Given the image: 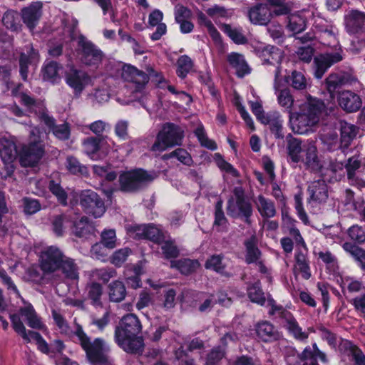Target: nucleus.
<instances>
[{
	"label": "nucleus",
	"mask_w": 365,
	"mask_h": 365,
	"mask_svg": "<svg viewBox=\"0 0 365 365\" xmlns=\"http://www.w3.org/2000/svg\"><path fill=\"white\" fill-rule=\"evenodd\" d=\"M280 70H274V88L277 95V102L280 106L285 108L289 112V126L292 130L297 134H304L319 121V115L324 108L323 103L317 98H309L302 105L300 111H292L294 98L287 88L280 90Z\"/></svg>",
	"instance_id": "nucleus-1"
},
{
	"label": "nucleus",
	"mask_w": 365,
	"mask_h": 365,
	"mask_svg": "<svg viewBox=\"0 0 365 365\" xmlns=\"http://www.w3.org/2000/svg\"><path fill=\"white\" fill-rule=\"evenodd\" d=\"M52 317L62 334L70 336L73 334V341L84 351L86 359L91 365H114L109 356L110 346L103 339L98 337L93 339L80 324H76L72 331L64 317L56 309L52 310Z\"/></svg>",
	"instance_id": "nucleus-2"
},
{
	"label": "nucleus",
	"mask_w": 365,
	"mask_h": 365,
	"mask_svg": "<svg viewBox=\"0 0 365 365\" xmlns=\"http://www.w3.org/2000/svg\"><path fill=\"white\" fill-rule=\"evenodd\" d=\"M142 329L141 323L135 314H128L120 320L115 331V341L125 351L137 354L143 351V341L138 336Z\"/></svg>",
	"instance_id": "nucleus-3"
},
{
	"label": "nucleus",
	"mask_w": 365,
	"mask_h": 365,
	"mask_svg": "<svg viewBox=\"0 0 365 365\" xmlns=\"http://www.w3.org/2000/svg\"><path fill=\"white\" fill-rule=\"evenodd\" d=\"M21 84L12 88V95L18 97L20 102L29 110L38 113V118L41 121L48 127L49 131H51L56 138L61 140L68 139L70 136V128L68 123L56 125L54 119L45 111L43 105L26 93L21 92Z\"/></svg>",
	"instance_id": "nucleus-4"
},
{
	"label": "nucleus",
	"mask_w": 365,
	"mask_h": 365,
	"mask_svg": "<svg viewBox=\"0 0 365 365\" xmlns=\"http://www.w3.org/2000/svg\"><path fill=\"white\" fill-rule=\"evenodd\" d=\"M337 34L338 29L332 25L319 36L323 44L329 46L333 44L332 46L335 47L336 51L334 53L327 52L314 58V76L317 78H322L329 67L343 59L341 48H336V46H338Z\"/></svg>",
	"instance_id": "nucleus-5"
},
{
	"label": "nucleus",
	"mask_w": 365,
	"mask_h": 365,
	"mask_svg": "<svg viewBox=\"0 0 365 365\" xmlns=\"http://www.w3.org/2000/svg\"><path fill=\"white\" fill-rule=\"evenodd\" d=\"M42 134L36 127L30 131V142L24 145L19 153V160L22 166H35L42 158L44 154V145L41 142Z\"/></svg>",
	"instance_id": "nucleus-6"
},
{
	"label": "nucleus",
	"mask_w": 365,
	"mask_h": 365,
	"mask_svg": "<svg viewBox=\"0 0 365 365\" xmlns=\"http://www.w3.org/2000/svg\"><path fill=\"white\" fill-rule=\"evenodd\" d=\"M182 136V130L179 126L173 123H165L158 133L151 150L163 152L169 148L180 145Z\"/></svg>",
	"instance_id": "nucleus-7"
},
{
	"label": "nucleus",
	"mask_w": 365,
	"mask_h": 365,
	"mask_svg": "<svg viewBox=\"0 0 365 365\" xmlns=\"http://www.w3.org/2000/svg\"><path fill=\"white\" fill-rule=\"evenodd\" d=\"M227 212L230 216L242 218L246 223L250 224L252 207L249 200L245 197L244 190L241 187L235 188L233 196L228 200Z\"/></svg>",
	"instance_id": "nucleus-8"
},
{
	"label": "nucleus",
	"mask_w": 365,
	"mask_h": 365,
	"mask_svg": "<svg viewBox=\"0 0 365 365\" xmlns=\"http://www.w3.org/2000/svg\"><path fill=\"white\" fill-rule=\"evenodd\" d=\"M10 319L13 329L22 337L25 342L30 343L32 341H35L38 346V349L42 353H49V348L46 341L43 339L39 333L31 330L27 331L19 314H11Z\"/></svg>",
	"instance_id": "nucleus-9"
},
{
	"label": "nucleus",
	"mask_w": 365,
	"mask_h": 365,
	"mask_svg": "<svg viewBox=\"0 0 365 365\" xmlns=\"http://www.w3.org/2000/svg\"><path fill=\"white\" fill-rule=\"evenodd\" d=\"M17 157V148L14 137L3 136L0 138V158L4 165L6 177L11 175L14 171V162Z\"/></svg>",
	"instance_id": "nucleus-10"
},
{
	"label": "nucleus",
	"mask_w": 365,
	"mask_h": 365,
	"mask_svg": "<svg viewBox=\"0 0 365 365\" xmlns=\"http://www.w3.org/2000/svg\"><path fill=\"white\" fill-rule=\"evenodd\" d=\"M78 45L81 61L88 66H97L101 62L103 54L102 51L84 36L78 38Z\"/></svg>",
	"instance_id": "nucleus-11"
},
{
	"label": "nucleus",
	"mask_w": 365,
	"mask_h": 365,
	"mask_svg": "<svg viewBox=\"0 0 365 365\" xmlns=\"http://www.w3.org/2000/svg\"><path fill=\"white\" fill-rule=\"evenodd\" d=\"M66 83L73 90L75 96L79 97L83 91L91 84V77L86 71L71 67L65 73Z\"/></svg>",
	"instance_id": "nucleus-12"
},
{
	"label": "nucleus",
	"mask_w": 365,
	"mask_h": 365,
	"mask_svg": "<svg viewBox=\"0 0 365 365\" xmlns=\"http://www.w3.org/2000/svg\"><path fill=\"white\" fill-rule=\"evenodd\" d=\"M65 255L56 246L46 247L40 255V267L43 272L52 273L60 268Z\"/></svg>",
	"instance_id": "nucleus-13"
},
{
	"label": "nucleus",
	"mask_w": 365,
	"mask_h": 365,
	"mask_svg": "<svg viewBox=\"0 0 365 365\" xmlns=\"http://www.w3.org/2000/svg\"><path fill=\"white\" fill-rule=\"evenodd\" d=\"M80 203L85 211L94 217H101L106 207L98 195L92 190H85L81 195Z\"/></svg>",
	"instance_id": "nucleus-14"
},
{
	"label": "nucleus",
	"mask_w": 365,
	"mask_h": 365,
	"mask_svg": "<svg viewBox=\"0 0 365 365\" xmlns=\"http://www.w3.org/2000/svg\"><path fill=\"white\" fill-rule=\"evenodd\" d=\"M42 2L35 1L21 9V19L29 30H34L38 24L42 16Z\"/></svg>",
	"instance_id": "nucleus-15"
},
{
	"label": "nucleus",
	"mask_w": 365,
	"mask_h": 365,
	"mask_svg": "<svg viewBox=\"0 0 365 365\" xmlns=\"http://www.w3.org/2000/svg\"><path fill=\"white\" fill-rule=\"evenodd\" d=\"M155 172H148L143 169H134L122 173L119 177V182H145L156 179Z\"/></svg>",
	"instance_id": "nucleus-16"
},
{
	"label": "nucleus",
	"mask_w": 365,
	"mask_h": 365,
	"mask_svg": "<svg viewBox=\"0 0 365 365\" xmlns=\"http://www.w3.org/2000/svg\"><path fill=\"white\" fill-rule=\"evenodd\" d=\"M339 106L348 113L358 110L361 106V100L355 93L350 91H341L337 95Z\"/></svg>",
	"instance_id": "nucleus-17"
},
{
	"label": "nucleus",
	"mask_w": 365,
	"mask_h": 365,
	"mask_svg": "<svg viewBox=\"0 0 365 365\" xmlns=\"http://www.w3.org/2000/svg\"><path fill=\"white\" fill-rule=\"evenodd\" d=\"M294 274L300 275L304 279H309L311 276L309 261L307 258V248L297 250L294 255Z\"/></svg>",
	"instance_id": "nucleus-18"
},
{
	"label": "nucleus",
	"mask_w": 365,
	"mask_h": 365,
	"mask_svg": "<svg viewBox=\"0 0 365 365\" xmlns=\"http://www.w3.org/2000/svg\"><path fill=\"white\" fill-rule=\"evenodd\" d=\"M122 77L125 81L135 84V89L138 91L148 82V76L146 73L130 65L123 66Z\"/></svg>",
	"instance_id": "nucleus-19"
},
{
	"label": "nucleus",
	"mask_w": 365,
	"mask_h": 365,
	"mask_svg": "<svg viewBox=\"0 0 365 365\" xmlns=\"http://www.w3.org/2000/svg\"><path fill=\"white\" fill-rule=\"evenodd\" d=\"M347 31L351 34L358 33L365 25V13L358 10H350L344 16Z\"/></svg>",
	"instance_id": "nucleus-20"
},
{
	"label": "nucleus",
	"mask_w": 365,
	"mask_h": 365,
	"mask_svg": "<svg viewBox=\"0 0 365 365\" xmlns=\"http://www.w3.org/2000/svg\"><path fill=\"white\" fill-rule=\"evenodd\" d=\"M39 61L38 53L31 46H27L25 51L21 53L19 64L20 74L21 78L26 81L28 77V66H36Z\"/></svg>",
	"instance_id": "nucleus-21"
},
{
	"label": "nucleus",
	"mask_w": 365,
	"mask_h": 365,
	"mask_svg": "<svg viewBox=\"0 0 365 365\" xmlns=\"http://www.w3.org/2000/svg\"><path fill=\"white\" fill-rule=\"evenodd\" d=\"M258 52L259 56L264 62L276 66L275 70L279 68L281 71L279 65L284 58L283 52L281 49L273 46H260Z\"/></svg>",
	"instance_id": "nucleus-22"
},
{
	"label": "nucleus",
	"mask_w": 365,
	"mask_h": 365,
	"mask_svg": "<svg viewBox=\"0 0 365 365\" xmlns=\"http://www.w3.org/2000/svg\"><path fill=\"white\" fill-rule=\"evenodd\" d=\"M135 231L140 238L148 239L158 244L161 243L164 240L162 231L153 224L138 225Z\"/></svg>",
	"instance_id": "nucleus-23"
},
{
	"label": "nucleus",
	"mask_w": 365,
	"mask_h": 365,
	"mask_svg": "<svg viewBox=\"0 0 365 365\" xmlns=\"http://www.w3.org/2000/svg\"><path fill=\"white\" fill-rule=\"evenodd\" d=\"M24 306L19 309V314L25 318L27 322L29 327L36 329H42L44 327L41 318L37 315L34 307L30 304L24 301L22 299Z\"/></svg>",
	"instance_id": "nucleus-24"
},
{
	"label": "nucleus",
	"mask_w": 365,
	"mask_h": 365,
	"mask_svg": "<svg viewBox=\"0 0 365 365\" xmlns=\"http://www.w3.org/2000/svg\"><path fill=\"white\" fill-rule=\"evenodd\" d=\"M268 124L271 132L276 138L282 139L284 136L283 132V119L278 111H271L266 114V118L262 123Z\"/></svg>",
	"instance_id": "nucleus-25"
},
{
	"label": "nucleus",
	"mask_w": 365,
	"mask_h": 365,
	"mask_svg": "<svg viewBox=\"0 0 365 365\" xmlns=\"http://www.w3.org/2000/svg\"><path fill=\"white\" fill-rule=\"evenodd\" d=\"M258 240L255 235H252L244 242L245 247V259L246 263L252 264L261 259L262 252L258 248Z\"/></svg>",
	"instance_id": "nucleus-26"
},
{
	"label": "nucleus",
	"mask_w": 365,
	"mask_h": 365,
	"mask_svg": "<svg viewBox=\"0 0 365 365\" xmlns=\"http://www.w3.org/2000/svg\"><path fill=\"white\" fill-rule=\"evenodd\" d=\"M273 14L267 6L259 4L249 11V19L252 24L266 25Z\"/></svg>",
	"instance_id": "nucleus-27"
},
{
	"label": "nucleus",
	"mask_w": 365,
	"mask_h": 365,
	"mask_svg": "<svg viewBox=\"0 0 365 365\" xmlns=\"http://www.w3.org/2000/svg\"><path fill=\"white\" fill-rule=\"evenodd\" d=\"M339 351L350 356L356 365H365V355L350 341H341L339 344Z\"/></svg>",
	"instance_id": "nucleus-28"
},
{
	"label": "nucleus",
	"mask_w": 365,
	"mask_h": 365,
	"mask_svg": "<svg viewBox=\"0 0 365 365\" xmlns=\"http://www.w3.org/2000/svg\"><path fill=\"white\" fill-rule=\"evenodd\" d=\"M257 336L264 341L269 342L280 339L281 334L268 322H262L259 323L256 328Z\"/></svg>",
	"instance_id": "nucleus-29"
},
{
	"label": "nucleus",
	"mask_w": 365,
	"mask_h": 365,
	"mask_svg": "<svg viewBox=\"0 0 365 365\" xmlns=\"http://www.w3.org/2000/svg\"><path fill=\"white\" fill-rule=\"evenodd\" d=\"M227 61L230 65L236 71L240 77L250 73V69L244 56L238 53H231L227 56Z\"/></svg>",
	"instance_id": "nucleus-30"
},
{
	"label": "nucleus",
	"mask_w": 365,
	"mask_h": 365,
	"mask_svg": "<svg viewBox=\"0 0 365 365\" xmlns=\"http://www.w3.org/2000/svg\"><path fill=\"white\" fill-rule=\"evenodd\" d=\"M304 150L306 158L302 157V161L312 170H318L321 168L317 155V148L312 142L304 143Z\"/></svg>",
	"instance_id": "nucleus-31"
},
{
	"label": "nucleus",
	"mask_w": 365,
	"mask_h": 365,
	"mask_svg": "<svg viewBox=\"0 0 365 365\" xmlns=\"http://www.w3.org/2000/svg\"><path fill=\"white\" fill-rule=\"evenodd\" d=\"M287 149L289 156L292 160L298 163L302 160L304 153V144L299 139L292 138L291 135H287Z\"/></svg>",
	"instance_id": "nucleus-32"
},
{
	"label": "nucleus",
	"mask_w": 365,
	"mask_h": 365,
	"mask_svg": "<svg viewBox=\"0 0 365 365\" xmlns=\"http://www.w3.org/2000/svg\"><path fill=\"white\" fill-rule=\"evenodd\" d=\"M308 192L310 195L309 204L312 202H324L328 197L327 184H312L309 186Z\"/></svg>",
	"instance_id": "nucleus-33"
},
{
	"label": "nucleus",
	"mask_w": 365,
	"mask_h": 365,
	"mask_svg": "<svg viewBox=\"0 0 365 365\" xmlns=\"http://www.w3.org/2000/svg\"><path fill=\"white\" fill-rule=\"evenodd\" d=\"M341 129V148L342 149L346 148L356 135V128L346 122L340 123Z\"/></svg>",
	"instance_id": "nucleus-34"
},
{
	"label": "nucleus",
	"mask_w": 365,
	"mask_h": 365,
	"mask_svg": "<svg viewBox=\"0 0 365 365\" xmlns=\"http://www.w3.org/2000/svg\"><path fill=\"white\" fill-rule=\"evenodd\" d=\"M87 297L91 301V304L96 307H101V297L103 296V287L96 282H91L86 287Z\"/></svg>",
	"instance_id": "nucleus-35"
},
{
	"label": "nucleus",
	"mask_w": 365,
	"mask_h": 365,
	"mask_svg": "<svg viewBox=\"0 0 365 365\" xmlns=\"http://www.w3.org/2000/svg\"><path fill=\"white\" fill-rule=\"evenodd\" d=\"M287 29L293 34H299L307 27L306 19L300 12L292 14L288 17Z\"/></svg>",
	"instance_id": "nucleus-36"
},
{
	"label": "nucleus",
	"mask_w": 365,
	"mask_h": 365,
	"mask_svg": "<svg viewBox=\"0 0 365 365\" xmlns=\"http://www.w3.org/2000/svg\"><path fill=\"white\" fill-rule=\"evenodd\" d=\"M19 16V13L15 10L9 9L6 11L2 16L4 26L12 31H21V24Z\"/></svg>",
	"instance_id": "nucleus-37"
},
{
	"label": "nucleus",
	"mask_w": 365,
	"mask_h": 365,
	"mask_svg": "<svg viewBox=\"0 0 365 365\" xmlns=\"http://www.w3.org/2000/svg\"><path fill=\"white\" fill-rule=\"evenodd\" d=\"M255 203L259 212L263 217L270 218L275 215L276 210L272 201L259 195Z\"/></svg>",
	"instance_id": "nucleus-38"
},
{
	"label": "nucleus",
	"mask_w": 365,
	"mask_h": 365,
	"mask_svg": "<svg viewBox=\"0 0 365 365\" xmlns=\"http://www.w3.org/2000/svg\"><path fill=\"white\" fill-rule=\"evenodd\" d=\"M59 269H61L66 277L71 279H78V267L73 259L65 255Z\"/></svg>",
	"instance_id": "nucleus-39"
},
{
	"label": "nucleus",
	"mask_w": 365,
	"mask_h": 365,
	"mask_svg": "<svg viewBox=\"0 0 365 365\" xmlns=\"http://www.w3.org/2000/svg\"><path fill=\"white\" fill-rule=\"evenodd\" d=\"M101 143L102 139L94 137L88 138L83 143L84 151L93 160H97L100 158L97 153L100 149V144Z\"/></svg>",
	"instance_id": "nucleus-40"
},
{
	"label": "nucleus",
	"mask_w": 365,
	"mask_h": 365,
	"mask_svg": "<svg viewBox=\"0 0 365 365\" xmlns=\"http://www.w3.org/2000/svg\"><path fill=\"white\" fill-rule=\"evenodd\" d=\"M287 83L296 90H304L309 84V80L299 71H294L287 77Z\"/></svg>",
	"instance_id": "nucleus-41"
},
{
	"label": "nucleus",
	"mask_w": 365,
	"mask_h": 365,
	"mask_svg": "<svg viewBox=\"0 0 365 365\" xmlns=\"http://www.w3.org/2000/svg\"><path fill=\"white\" fill-rule=\"evenodd\" d=\"M109 298L114 302L122 301L126 294V291L123 283L120 281H114L109 285Z\"/></svg>",
	"instance_id": "nucleus-42"
},
{
	"label": "nucleus",
	"mask_w": 365,
	"mask_h": 365,
	"mask_svg": "<svg viewBox=\"0 0 365 365\" xmlns=\"http://www.w3.org/2000/svg\"><path fill=\"white\" fill-rule=\"evenodd\" d=\"M142 267L140 265H135L133 268L127 269L125 271L126 283L133 289H137L141 286L140 275L142 274Z\"/></svg>",
	"instance_id": "nucleus-43"
},
{
	"label": "nucleus",
	"mask_w": 365,
	"mask_h": 365,
	"mask_svg": "<svg viewBox=\"0 0 365 365\" xmlns=\"http://www.w3.org/2000/svg\"><path fill=\"white\" fill-rule=\"evenodd\" d=\"M61 67L56 62L51 61L48 63L43 68V78L45 81L51 83H56L59 81L58 71Z\"/></svg>",
	"instance_id": "nucleus-44"
},
{
	"label": "nucleus",
	"mask_w": 365,
	"mask_h": 365,
	"mask_svg": "<svg viewBox=\"0 0 365 365\" xmlns=\"http://www.w3.org/2000/svg\"><path fill=\"white\" fill-rule=\"evenodd\" d=\"M93 227L88 222L87 217H82L78 221L73 222V233L75 235L82 237H86L93 232Z\"/></svg>",
	"instance_id": "nucleus-45"
},
{
	"label": "nucleus",
	"mask_w": 365,
	"mask_h": 365,
	"mask_svg": "<svg viewBox=\"0 0 365 365\" xmlns=\"http://www.w3.org/2000/svg\"><path fill=\"white\" fill-rule=\"evenodd\" d=\"M197 20L201 26L206 28L207 32L214 41H219L220 40V33L217 31L212 21L207 17L205 14L202 11H199L197 13Z\"/></svg>",
	"instance_id": "nucleus-46"
},
{
	"label": "nucleus",
	"mask_w": 365,
	"mask_h": 365,
	"mask_svg": "<svg viewBox=\"0 0 365 365\" xmlns=\"http://www.w3.org/2000/svg\"><path fill=\"white\" fill-rule=\"evenodd\" d=\"M171 267H176L182 274H187L199 267V263L196 260L184 259L178 261H172Z\"/></svg>",
	"instance_id": "nucleus-47"
},
{
	"label": "nucleus",
	"mask_w": 365,
	"mask_h": 365,
	"mask_svg": "<svg viewBox=\"0 0 365 365\" xmlns=\"http://www.w3.org/2000/svg\"><path fill=\"white\" fill-rule=\"evenodd\" d=\"M248 297L252 302L263 305L265 302L264 292L259 282H255L247 288Z\"/></svg>",
	"instance_id": "nucleus-48"
},
{
	"label": "nucleus",
	"mask_w": 365,
	"mask_h": 365,
	"mask_svg": "<svg viewBox=\"0 0 365 365\" xmlns=\"http://www.w3.org/2000/svg\"><path fill=\"white\" fill-rule=\"evenodd\" d=\"M222 255H213L205 262V268L212 269L220 274H225V264L222 262Z\"/></svg>",
	"instance_id": "nucleus-49"
},
{
	"label": "nucleus",
	"mask_w": 365,
	"mask_h": 365,
	"mask_svg": "<svg viewBox=\"0 0 365 365\" xmlns=\"http://www.w3.org/2000/svg\"><path fill=\"white\" fill-rule=\"evenodd\" d=\"M70 219L66 215H56L52 220V229L57 236H62L67 227Z\"/></svg>",
	"instance_id": "nucleus-50"
},
{
	"label": "nucleus",
	"mask_w": 365,
	"mask_h": 365,
	"mask_svg": "<svg viewBox=\"0 0 365 365\" xmlns=\"http://www.w3.org/2000/svg\"><path fill=\"white\" fill-rule=\"evenodd\" d=\"M318 330L320 332V336L322 339L323 340H325L328 343V344L333 349H336L337 345L339 346L341 341L345 340L339 338L334 333L331 332L330 330H329L324 326H320L318 328Z\"/></svg>",
	"instance_id": "nucleus-51"
},
{
	"label": "nucleus",
	"mask_w": 365,
	"mask_h": 365,
	"mask_svg": "<svg viewBox=\"0 0 365 365\" xmlns=\"http://www.w3.org/2000/svg\"><path fill=\"white\" fill-rule=\"evenodd\" d=\"M267 2L274 9L271 11L273 15H285L290 12L292 6L285 0H267Z\"/></svg>",
	"instance_id": "nucleus-52"
},
{
	"label": "nucleus",
	"mask_w": 365,
	"mask_h": 365,
	"mask_svg": "<svg viewBox=\"0 0 365 365\" xmlns=\"http://www.w3.org/2000/svg\"><path fill=\"white\" fill-rule=\"evenodd\" d=\"M66 168L69 172L73 174L86 175L88 174L87 168L81 165L79 161L73 156H68L66 158Z\"/></svg>",
	"instance_id": "nucleus-53"
},
{
	"label": "nucleus",
	"mask_w": 365,
	"mask_h": 365,
	"mask_svg": "<svg viewBox=\"0 0 365 365\" xmlns=\"http://www.w3.org/2000/svg\"><path fill=\"white\" fill-rule=\"evenodd\" d=\"M177 73L179 77L184 78L192 68V62L187 56H182L178 60Z\"/></svg>",
	"instance_id": "nucleus-54"
},
{
	"label": "nucleus",
	"mask_w": 365,
	"mask_h": 365,
	"mask_svg": "<svg viewBox=\"0 0 365 365\" xmlns=\"http://www.w3.org/2000/svg\"><path fill=\"white\" fill-rule=\"evenodd\" d=\"M214 160L217 167L224 173L231 175L232 176H237V170L229 163L225 160L222 155L219 153H215Z\"/></svg>",
	"instance_id": "nucleus-55"
},
{
	"label": "nucleus",
	"mask_w": 365,
	"mask_h": 365,
	"mask_svg": "<svg viewBox=\"0 0 365 365\" xmlns=\"http://www.w3.org/2000/svg\"><path fill=\"white\" fill-rule=\"evenodd\" d=\"M347 233L350 239L357 243L361 244L365 242V230L358 225L350 227Z\"/></svg>",
	"instance_id": "nucleus-56"
},
{
	"label": "nucleus",
	"mask_w": 365,
	"mask_h": 365,
	"mask_svg": "<svg viewBox=\"0 0 365 365\" xmlns=\"http://www.w3.org/2000/svg\"><path fill=\"white\" fill-rule=\"evenodd\" d=\"M222 207V201H218L215 205L214 225L217 227L219 231L222 230L227 224V219L224 215Z\"/></svg>",
	"instance_id": "nucleus-57"
},
{
	"label": "nucleus",
	"mask_w": 365,
	"mask_h": 365,
	"mask_svg": "<svg viewBox=\"0 0 365 365\" xmlns=\"http://www.w3.org/2000/svg\"><path fill=\"white\" fill-rule=\"evenodd\" d=\"M195 133L202 146L210 150H215L217 148L215 143L207 137L205 130L202 125L198 126L195 129Z\"/></svg>",
	"instance_id": "nucleus-58"
},
{
	"label": "nucleus",
	"mask_w": 365,
	"mask_h": 365,
	"mask_svg": "<svg viewBox=\"0 0 365 365\" xmlns=\"http://www.w3.org/2000/svg\"><path fill=\"white\" fill-rule=\"evenodd\" d=\"M206 14L212 18L213 19H217L220 18H227L229 16L230 13L227 9H226L224 6H219L215 4L208 7L205 9Z\"/></svg>",
	"instance_id": "nucleus-59"
},
{
	"label": "nucleus",
	"mask_w": 365,
	"mask_h": 365,
	"mask_svg": "<svg viewBox=\"0 0 365 365\" xmlns=\"http://www.w3.org/2000/svg\"><path fill=\"white\" fill-rule=\"evenodd\" d=\"M93 172L96 175L100 176L102 179L106 181H113L117 177L116 173L110 170L109 167L94 165Z\"/></svg>",
	"instance_id": "nucleus-60"
},
{
	"label": "nucleus",
	"mask_w": 365,
	"mask_h": 365,
	"mask_svg": "<svg viewBox=\"0 0 365 365\" xmlns=\"http://www.w3.org/2000/svg\"><path fill=\"white\" fill-rule=\"evenodd\" d=\"M131 250L129 248H123L115 251L111 257V263L115 266H121L127 259Z\"/></svg>",
	"instance_id": "nucleus-61"
},
{
	"label": "nucleus",
	"mask_w": 365,
	"mask_h": 365,
	"mask_svg": "<svg viewBox=\"0 0 365 365\" xmlns=\"http://www.w3.org/2000/svg\"><path fill=\"white\" fill-rule=\"evenodd\" d=\"M116 235L114 230H106L101 234V243L108 249H113L115 246Z\"/></svg>",
	"instance_id": "nucleus-62"
},
{
	"label": "nucleus",
	"mask_w": 365,
	"mask_h": 365,
	"mask_svg": "<svg viewBox=\"0 0 365 365\" xmlns=\"http://www.w3.org/2000/svg\"><path fill=\"white\" fill-rule=\"evenodd\" d=\"M116 275V272L113 268L96 269L93 271V276L102 280L103 282H108L111 278Z\"/></svg>",
	"instance_id": "nucleus-63"
},
{
	"label": "nucleus",
	"mask_w": 365,
	"mask_h": 365,
	"mask_svg": "<svg viewBox=\"0 0 365 365\" xmlns=\"http://www.w3.org/2000/svg\"><path fill=\"white\" fill-rule=\"evenodd\" d=\"M161 249L167 259L175 258L178 256L179 251L173 241H165L161 246Z\"/></svg>",
	"instance_id": "nucleus-64"
}]
</instances>
